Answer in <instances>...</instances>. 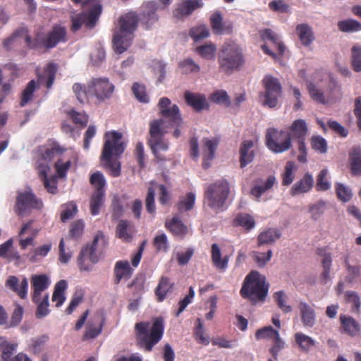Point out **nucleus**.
<instances>
[{
  "mask_svg": "<svg viewBox=\"0 0 361 361\" xmlns=\"http://www.w3.org/2000/svg\"><path fill=\"white\" fill-rule=\"evenodd\" d=\"M171 2L172 0L148 1L142 5L139 18L133 12L121 16L119 19V29L115 31L113 39L115 51L122 54L130 46L138 20L146 29L151 28L159 20L157 11L166 8Z\"/></svg>",
  "mask_w": 361,
  "mask_h": 361,
  "instance_id": "obj_1",
  "label": "nucleus"
},
{
  "mask_svg": "<svg viewBox=\"0 0 361 361\" xmlns=\"http://www.w3.org/2000/svg\"><path fill=\"white\" fill-rule=\"evenodd\" d=\"M73 90L80 103L87 102L90 98H96L99 102H103L111 97L114 85L107 78H94L87 82V86L74 84Z\"/></svg>",
  "mask_w": 361,
  "mask_h": 361,
  "instance_id": "obj_2",
  "label": "nucleus"
},
{
  "mask_svg": "<svg viewBox=\"0 0 361 361\" xmlns=\"http://www.w3.org/2000/svg\"><path fill=\"white\" fill-rule=\"evenodd\" d=\"M140 345L151 351L163 337L164 320L161 317H154L149 322H138L135 326Z\"/></svg>",
  "mask_w": 361,
  "mask_h": 361,
  "instance_id": "obj_3",
  "label": "nucleus"
},
{
  "mask_svg": "<svg viewBox=\"0 0 361 361\" xmlns=\"http://www.w3.org/2000/svg\"><path fill=\"white\" fill-rule=\"evenodd\" d=\"M269 288L266 277L257 271H252L245 278L240 293L243 298L257 303L265 300Z\"/></svg>",
  "mask_w": 361,
  "mask_h": 361,
  "instance_id": "obj_4",
  "label": "nucleus"
},
{
  "mask_svg": "<svg viewBox=\"0 0 361 361\" xmlns=\"http://www.w3.org/2000/svg\"><path fill=\"white\" fill-rule=\"evenodd\" d=\"M122 134L113 131L110 140H106L103 147L102 161H105V166L110 170V174L113 177H118L121 175V163L112 158L114 154L116 157L122 154L125 150L126 145L121 141Z\"/></svg>",
  "mask_w": 361,
  "mask_h": 361,
  "instance_id": "obj_5",
  "label": "nucleus"
},
{
  "mask_svg": "<svg viewBox=\"0 0 361 361\" xmlns=\"http://www.w3.org/2000/svg\"><path fill=\"white\" fill-rule=\"evenodd\" d=\"M230 193V184L222 178L209 184L204 190V202L215 212L225 209L226 200Z\"/></svg>",
  "mask_w": 361,
  "mask_h": 361,
  "instance_id": "obj_6",
  "label": "nucleus"
},
{
  "mask_svg": "<svg viewBox=\"0 0 361 361\" xmlns=\"http://www.w3.org/2000/svg\"><path fill=\"white\" fill-rule=\"evenodd\" d=\"M218 63L220 71L227 75L240 70L245 63L241 49L235 44H225L219 51Z\"/></svg>",
  "mask_w": 361,
  "mask_h": 361,
  "instance_id": "obj_7",
  "label": "nucleus"
},
{
  "mask_svg": "<svg viewBox=\"0 0 361 361\" xmlns=\"http://www.w3.org/2000/svg\"><path fill=\"white\" fill-rule=\"evenodd\" d=\"M158 106L161 118L152 121H158L159 128L169 131L170 128L181 126L183 118L178 105H171V102L169 98L161 97L159 101Z\"/></svg>",
  "mask_w": 361,
  "mask_h": 361,
  "instance_id": "obj_8",
  "label": "nucleus"
},
{
  "mask_svg": "<svg viewBox=\"0 0 361 361\" xmlns=\"http://www.w3.org/2000/svg\"><path fill=\"white\" fill-rule=\"evenodd\" d=\"M265 141L268 149L276 154L286 152L293 145L287 131L286 130H279L276 128L267 129Z\"/></svg>",
  "mask_w": 361,
  "mask_h": 361,
  "instance_id": "obj_9",
  "label": "nucleus"
},
{
  "mask_svg": "<svg viewBox=\"0 0 361 361\" xmlns=\"http://www.w3.org/2000/svg\"><path fill=\"white\" fill-rule=\"evenodd\" d=\"M264 92L260 94L264 98L263 105L269 108H275L279 103V99L282 94V87L279 80L269 75H267L262 80Z\"/></svg>",
  "mask_w": 361,
  "mask_h": 361,
  "instance_id": "obj_10",
  "label": "nucleus"
},
{
  "mask_svg": "<svg viewBox=\"0 0 361 361\" xmlns=\"http://www.w3.org/2000/svg\"><path fill=\"white\" fill-rule=\"evenodd\" d=\"M169 131L159 128L158 121H151L149 123V144L151 149L157 159H161L159 154L161 151H166L169 148L168 142L164 139V136Z\"/></svg>",
  "mask_w": 361,
  "mask_h": 361,
  "instance_id": "obj_11",
  "label": "nucleus"
},
{
  "mask_svg": "<svg viewBox=\"0 0 361 361\" xmlns=\"http://www.w3.org/2000/svg\"><path fill=\"white\" fill-rule=\"evenodd\" d=\"M102 13V6L95 4L90 12L87 14L84 12L72 16L71 30L76 32L80 29L81 26L85 24L88 28H93L98 20L99 16Z\"/></svg>",
  "mask_w": 361,
  "mask_h": 361,
  "instance_id": "obj_12",
  "label": "nucleus"
},
{
  "mask_svg": "<svg viewBox=\"0 0 361 361\" xmlns=\"http://www.w3.org/2000/svg\"><path fill=\"white\" fill-rule=\"evenodd\" d=\"M42 207V202L36 198L34 193L29 191L18 192L16 199V212L18 215L24 216L32 209H39Z\"/></svg>",
  "mask_w": 361,
  "mask_h": 361,
  "instance_id": "obj_13",
  "label": "nucleus"
},
{
  "mask_svg": "<svg viewBox=\"0 0 361 361\" xmlns=\"http://www.w3.org/2000/svg\"><path fill=\"white\" fill-rule=\"evenodd\" d=\"M31 283L33 290L32 298L35 303H38L41 300V294L48 288L51 281L46 274H35L31 276Z\"/></svg>",
  "mask_w": 361,
  "mask_h": 361,
  "instance_id": "obj_14",
  "label": "nucleus"
},
{
  "mask_svg": "<svg viewBox=\"0 0 361 361\" xmlns=\"http://www.w3.org/2000/svg\"><path fill=\"white\" fill-rule=\"evenodd\" d=\"M114 283H120L122 280H128L133 274V269L128 260H119L115 263L114 267Z\"/></svg>",
  "mask_w": 361,
  "mask_h": 361,
  "instance_id": "obj_15",
  "label": "nucleus"
},
{
  "mask_svg": "<svg viewBox=\"0 0 361 361\" xmlns=\"http://www.w3.org/2000/svg\"><path fill=\"white\" fill-rule=\"evenodd\" d=\"M291 140L306 138L309 131L307 122L302 118L295 119L286 130Z\"/></svg>",
  "mask_w": 361,
  "mask_h": 361,
  "instance_id": "obj_16",
  "label": "nucleus"
},
{
  "mask_svg": "<svg viewBox=\"0 0 361 361\" xmlns=\"http://www.w3.org/2000/svg\"><path fill=\"white\" fill-rule=\"evenodd\" d=\"M66 41V30L64 27L54 26L52 30L43 39L42 44L47 49L55 47L59 42Z\"/></svg>",
  "mask_w": 361,
  "mask_h": 361,
  "instance_id": "obj_17",
  "label": "nucleus"
},
{
  "mask_svg": "<svg viewBox=\"0 0 361 361\" xmlns=\"http://www.w3.org/2000/svg\"><path fill=\"white\" fill-rule=\"evenodd\" d=\"M202 6V0H182L173 11V14L175 17L181 18L190 16L195 10Z\"/></svg>",
  "mask_w": 361,
  "mask_h": 361,
  "instance_id": "obj_18",
  "label": "nucleus"
},
{
  "mask_svg": "<svg viewBox=\"0 0 361 361\" xmlns=\"http://www.w3.org/2000/svg\"><path fill=\"white\" fill-rule=\"evenodd\" d=\"M86 258L89 259L92 264L97 263L99 258L94 248L85 247L82 249L78 259L79 268L81 271H90L92 270V266L85 263Z\"/></svg>",
  "mask_w": 361,
  "mask_h": 361,
  "instance_id": "obj_19",
  "label": "nucleus"
},
{
  "mask_svg": "<svg viewBox=\"0 0 361 361\" xmlns=\"http://www.w3.org/2000/svg\"><path fill=\"white\" fill-rule=\"evenodd\" d=\"M184 98L187 104L195 111H201L209 106L206 97L204 94L185 91Z\"/></svg>",
  "mask_w": 361,
  "mask_h": 361,
  "instance_id": "obj_20",
  "label": "nucleus"
},
{
  "mask_svg": "<svg viewBox=\"0 0 361 361\" xmlns=\"http://www.w3.org/2000/svg\"><path fill=\"white\" fill-rule=\"evenodd\" d=\"M313 185V176L310 173H306L300 180L293 184L290 193L292 196L307 193L311 190Z\"/></svg>",
  "mask_w": 361,
  "mask_h": 361,
  "instance_id": "obj_21",
  "label": "nucleus"
},
{
  "mask_svg": "<svg viewBox=\"0 0 361 361\" xmlns=\"http://www.w3.org/2000/svg\"><path fill=\"white\" fill-rule=\"evenodd\" d=\"M22 35H25V41L29 47L37 48L39 47V39H37L35 42H32V38L26 34V30L22 29L16 30L11 37L6 38L3 42L4 47L6 50H10L15 44L18 42V38Z\"/></svg>",
  "mask_w": 361,
  "mask_h": 361,
  "instance_id": "obj_22",
  "label": "nucleus"
},
{
  "mask_svg": "<svg viewBox=\"0 0 361 361\" xmlns=\"http://www.w3.org/2000/svg\"><path fill=\"white\" fill-rule=\"evenodd\" d=\"M254 142L252 140H245L241 143L240 147V164L244 168L251 163L255 157L254 151L252 149Z\"/></svg>",
  "mask_w": 361,
  "mask_h": 361,
  "instance_id": "obj_23",
  "label": "nucleus"
},
{
  "mask_svg": "<svg viewBox=\"0 0 361 361\" xmlns=\"http://www.w3.org/2000/svg\"><path fill=\"white\" fill-rule=\"evenodd\" d=\"M50 166L47 164L39 163L37 165V171L39 177L44 182V185L50 193L54 194L57 191V187L55 180H49L47 178L48 171H50Z\"/></svg>",
  "mask_w": 361,
  "mask_h": 361,
  "instance_id": "obj_24",
  "label": "nucleus"
},
{
  "mask_svg": "<svg viewBox=\"0 0 361 361\" xmlns=\"http://www.w3.org/2000/svg\"><path fill=\"white\" fill-rule=\"evenodd\" d=\"M340 321L345 333L352 337L355 336L361 329L360 324L352 317L341 314Z\"/></svg>",
  "mask_w": 361,
  "mask_h": 361,
  "instance_id": "obj_25",
  "label": "nucleus"
},
{
  "mask_svg": "<svg viewBox=\"0 0 361 361\" xmlns=\"http://www.w3.org/2000/svg\"><path fill=\"white\" fill-rule=\"evenodd\" d=\"M296 33L302 45L307 47L314 40L312 27L307 23H301L296 27Z\"/></svg>",
  "mask_w": 361,
  "mask_h": 361,
  "instance_id": "obj_26",
  "label": "nucleus"
},
{
  "mask_svg": "<svg viewBox=\"0 0 361 361\" xmlns=\"http://www.w3.org/2000/svg\"><path fill=\"white\" fill-rule=\"evenodd\" d=\"M281 235V232L275 228H269L261 232L258 237V245L264 246L274 244Z\"/></svg>",
  "mask_w": 361,
  "mask_h": 361,
  "instance_id": "obj_27",
  "label": "nucleus"
},
{
  "mask_svg": "<svg viewBox=\"0 0 361 361\" xmlns=\"http://www.w3.org/2000/svg\"><path fill=\"white\" fill-rule=\"evenodd\" d=\"M276 180L274 176H269L264 182L262 180H259L257 182L260 184H257L252 188L251 194L256 197L257 201H259L262 194L271 189L276 183Z\"/></svg>",
  "mask_w": 361,
  "mask_h": 361,
  "instance_id": "obj_28",
  "label": "nucleus"
},
{
  "mask_svg": "<svg viewBox=\"0 0 361 361\" xmlns=\"http://www.w3.org/2000/svg\"><path fill=\"white\" fill-rule=\"evenodd\" d=\"M212 260L214 267L219 269L225 270L228 267V257L221 258V252L219 246L214 243L211 247Z\"/></svg>",
  "mask_w": 361,
  "mask_h": 361,
  "instance_id": "obj_29",
  "label": "nucleus"
},
{
  "mask_svg": "<svg viewBox=\"0 0 361 361\" xmlns=\"http://www.w3.org/2000/svg\"><path fill=\"white\" fill-rule=\"evenodd\" d=\"M300 311L304 326L312 327L315 324V312L314 309L307 302L300 303Z\"/></svg>",
  "mask_w": 361,
  "mask_h": 361,
  "instance_id": "obj_30",
  "label": "nucleus"
},
{
  "mask_svg": "<svg viewBox=\"0 0 361 361\" xmlns=\"http://www.w3.org/2000/svg\"><path fill=\"white\" fill-rule=\"evenodd\" d=\"M295 341L300 349L305 353H309L315 346L317 342L312 337L301 333L295 334Z\"/></svg>",
  "mask_w": 361,
  "mask_h": 361,
  "instance_id": "obj_31",
  "label": "nucleus"
},
{
  "mask_svg": "<svg viewBox=\"0 0 361 361\" xmlns=\"http://www.w3.org/2000/svg\"><path fill=\"white\" fill-rule=\"evenodd\" d=\"M116 235L124 242H130L133 239L131 224L127 220H120L116 226Z\"/></svg>",
  "mask_w": 361,
  "mask_h": 361,
  "instance_id": "obj_32",
  "label": "nucleus"
},
{
  "mask_svg": "<svg viewBox=\"0 0 361 361\" xmlns=\"http://www.w3.org/2000/svg\"><path fill=\"white\" fill-rule=\"evenodd\" d=\"M350 169L354 176L361 175V148L354 147L350 152Z\"/></svg>",
  "mask_w": 361,
  "mask_h": 361,
  "instance_id": "obj_33",
  "label": "nucleus"
},
{
  "mask_svg": "<svg viewBox=\"0 0 361 361\" xmlns=\"http://www.w3.org/2000/svg\"><path fill=\"white\" fill-rule=\"evenodd\" d=\"M165 226L175 235L184 236L188 233V227L177 216H173L170 222H166Z\"/></svg>",
  "mask_w": 361,
  "mask_h": 361,
  "instance_id": "obj_34",
  "label": "nucleus"
},
{
  "mask_svg": "<svg viewBox=\"0 0 361 361\" xmlns=\"http://www.w3.org/2000/svg\"><path fill=\"white\" fill-rule=\"evenodd\" d=\"M68 287L66 281H59L54 287V290L52 295V300L56 302L57 307H61L66 300L64 292Z\"/></svg>",
  "mask_w": 361,
  "mask_h": 361,
  "instance_id": "obj_35",
  "label": "nucleus"
},
{
  "mask_svg": "<svg viewBox=\"0 0 361 361\" xmlns=\"http://www.w3.org/2000/svg\"><path fill=\"white\" fill-rule=\"evenodd\" d=\"M105 192L94 191L92 195L90 207L92 215L96 216L99 214L100 208L104 202Z\"/></svg>",
  "mask_w": 361,
  "mask_h": 361,
  "instance_id": "obj_36",
  "label": "nucleus"
},
{
  "mask_svg": "<svg viewBox=\"0 0 361 361\" xmlns=\"http://www.w3.org/2000/svg\"><path fill=\"white\" fill-rule=\"evenodd\" d=\"M216 51V47L212 42L197 46L195 49L196 53L206 60L214 59Z\"/></svg>",
  "mask_w": 361,
  "mask_h": 361,
  "instance_id": "obj_37",
  "label": "nucleus"
},
{
  "mask_svg": "<svg viewBox=\"0 0 361 361\" xmlns=\"http://www.w3.org/2000/svg\"><path fill=\"white\" fill-rule=\"evenodd\" d=\"M13 240L12 238L8 239L7 241L0 245V257L11 261L14 259H18L20 256L18 252H12Z\"/></svg>",
  "mask_w": 361,
  "mask_h": 361,
  "instance_id": "obj_38",
  "label": "nucleus"
},
{
  "mask_svg": "<svg viewBox=\"0 0 361 361\" xmlns=\"http://www.w3.org/2000/svg\"><path fill=\"white\" fill-rule=\"evenodd\" d=\"M195 202V194L192 192L186 194L185 197H181L178 204L177 208L180 212L191 210Z\"/></svg>",
  "mask_w": 361,
  "mask_h": 361,
  "instance_id": "obj_39",
  "label": "nucleus"
},
{
  "mask_svg": "<svg viewBox=\"0 0 361 361\" xmlns=\"http://www.w3.org/2000/svg\"><path fill=\"white\" fill-rule=\"evenodd\" d=\"M172 289V284L167 277L162 276L156 288L155 293L159 301H163L166 294Z\"/></svg>",
  "mask_w": 361,
  "mask_h": 361,
  "instance_id": "obj_40",
  "label": "nucleus"
},
{
  "mask_svg": "<svg viewBox=\"0 0 361 361\" xmlns=\"http://www.w3.org/2000/svg\"><path fill=\"white\" fill-rule=\"evenodd\" d=\"M339 30L343 32H353L361 30V23L353 19H346L338 22Z\"/></svg>",
  "mask_w": 361,
  "mask_h": 361,
  "instance_id": "obj_41",
  "label": "nucleus"
},
{
  "mask_svg": "<svg viewBox=\"0 0 361 361\" xmlns=\"http://www.w3.org/2000/svg\"><path fill=\"white\" fill-rule=\"evenodd\" d=\"M262 37L264 40L271 41L277 49L279 54L282 55L284 53V45L280 41L279 37L271 30H264L262 33Z\"/></svg>",
  "mask_w": 361,
  "mask_h": 361,
  "instance_id": "obj_42",
  "label": "nucleus"
},
{
  "mask_svg": "<svg viewBox=\"0 0 361 361\" xmlns=\"http://www.w3.org/2000/svg\"><path fill=\"white\" fill-rule=\"evenodd\" d=\"M274 300L278 307L284 312L288 313L292 311V307L287 305L288 296L283 290H279L274 293Z\"/></svg>",
  "mask_w": 361,
  "mask_h": 361,
  "instance_id": "obj_43",
  "label": "nucleus"
},
{
  "mask_svg": "<svg viewBox=\"0 0 361 361\" xmlns=\"http://www.w3.org/2000/svg\"><path fill=\"white\" fill-rule=\"evenodd\" d=\"M326 209V202L319 200L309 207V212L311 214V218L317 220L324 213Z\"/></svg>",
  "mask_w": 361,
  "mask_h": 361,
  "instance_id": "obj_44",
  "label": "nucleus"
},
{
  "mask_svg": "<svg viewBox=\"0 0 361 361\" xmlns=\"http://www.w3.org/2000/svg\"><path fill=\"white\" fill-rule=\"evenodd\" d=\"M190 36L195 42L207 38L209 36V31L204 25L192 27L190 30Z\"/></svg>",
  "mask_w": 361,
  "mask_h": 361,
  "instance_id": "obj_45",
  "label": "nucleus"
},
{
  "mask_svg": "<svg viewBox=\"0 0 361 361\" xmlns=\"http://www.w3.org/2000/svg\"><path fill=\"white\" fill-rule=\"evenodd\" d=\"M153 244L158 252H166L169 249V242L164 233L157 234L154 238Z\"/></svg>",
  "mask_w": 361,
  "mask_h": 361,
  "instance_id": "obj_46",
  "label": "nucleus"
},
{
  "mask_svg": "<svg viewBox=\"0 0 361 361\" xmlns=\"http://www.w3.org/2000/svg\"><path fill=\"white\" fill-rule=\"evenodd\" d=\"M204 144V154L205 159L211 161L214 157L215 152L218 145V142L214 140L204 138L202 140Z\"/></svg>",
  "mask_w": 361,
  "mask_h": 361,
  "instance_id": "obj_47",
  "label": "nucleus"
},
{
  "mask_svg": "<svg viewBox=\"0 0 361 361\" xmlns=\"http://www.w3.org/2000/svg\"><path fill=\"white\" fill-rule=\"evenodd\" d=\"M336 192L338 198L343 202H349L353 197L351 189L343 183H336Z\"/></svg>",
  "mask_w": 361,
  "mask_h": 361,
  "instance_id": "obj_48",
  "label": "nucleus"
},
{
  "mask_svg": "<svg viewBox=\"0 0 361 361\" xmlns=\"http://www.w3.org/2000/svg\"><path fill=\"white\" fill-rule=\"evenodd\" d=\"M90 181L95 188V191L105 192L104 187L106 185V180L102 173L99 171L93 173L90 176Z\"/></svg>",
  "mask_w": 361,
  "mask_h": 361,
  "instance_id": "obj_49",
  "label": "nucleus"
},
{
  "mask_svg": "<svg viewBox=\"0 0 361 361\" xmlns=\"http://www.w3.org/2000/svg\"><path fill=\"white\" fill-rule=\"evenodd\" d=\"M179 65L182 69L183 73L186 74L195 73L200 71V66L196 63L195 61L191 58H187L184 59L180 62Z\"/></svg>",
  "mask_w": 361,
  "mask_h": 361,
  "instance_id": "obj_50",
  "label": "nucleus"
},
{
  "mask_svg": "<svg viewBox=\"0 0 361 361\" xmlns=\"http://www.w3.org/2000/svg\"><path fill=\"white\" fill-rule=\"evenodd\" d=\"M295 163L292 161H288L286 166H285V170L282 175L283 180L282 184L283 185H290L293 180H294V170H295Z\"/></svg>",
  "mask_w": 361,
  "mask_h": 361,
  "instance_id": "obj_51",
  "label": "nucleus"
},
{
  "mask_svg": "<svg viewBox=\"0 0 361 361\" xmlns=\"http://www.w3.org/2000/svg\"><path fill=\"white\" fill-rule=\"evenodd\" d=\"M36 88V82L34 80H30L22 93L20 106H25L32 99L33 93Z\"/></svg>",
  "mask_w": 361,
  "mask_h": 361,
  "instance_id": "obj_52",
  "label": "nucleus"
},
{
  "mask_svg": "<svg viewBox=\"0 0 361 361\" xmlns=\"http://www.w3.org/2000/svg\"><path fill=\"white\" fill-rule=\"evenodd\" d=\"M49 294L47 293L44 295L42 300H39L37 304V308L36 310V317L38 319H42L45 317L49 314Z\"/></svg>",
  "mask_w": 361,
  "mask_h": 361,
  "instance_id": "obj_53",
  "label": "nucleus"
},
{
  "mask_svg": "<svg viewBox=\"0 0 361 361\" xmlns=\"http://www.w3.org/2000/svg\"><path fill=\"white\" fill-rule=\"evenodd\" d=\"M78 212L77 206L73 202H70L62 206L61 212V219L63 222H66L68 219L73 218Z\"/></svg>",
  "mask_w": 361,
  "mask_h": 361,
  "instance_id": "obj_54",
  "label": "nucleus"
},
{
  "mask_svg": "<svg viewBox=\"0 0 361 361\" xmlns=\"http://www.w3.org/2000/svg\"><path fill=\"white\" fill-rule=\"evenodd\" d=\"M236 224L244 227L247 230L254 228L255 222L252 216L247 214H239L235 219Z\"/></svg>",
  "mask_w": 361,
  "mask_h": 361,
  "instance_id": "obj_55",
  "label": "nucleus"
},
{
  "mask_svg": "<svg viewBox=\"0 0 361 361\" xmlns=\"http://www.w3.org/2000/svg\"><path fill=\"white\" fill-rule=\"evenodd\" d=\"M311 146L312 149L321 154H325L327 152V142L321 135H313L311 137Z\"/></svg>",
  "mask_w": 361,
  "mask_h": 361,
  "instance_id": "obj_56",
  "label": "nucleus"
},
{
  "mask_svg": "<svg viewBox=\"0 0 361 361\" xmlns=\"http://www.w3.org/2000/svg\"><path fill=\"white\" fill-rule=\"evenodd\" d=\"M102 331V324L97 326L94 324L89 322L86 326V330L83 335L82 340L93 339L97 337Z\"/></svg>",
  "mask_w": 361,
  "mask_h": 361,
  "instance_id": "obj_57",
  "label": "nucleus"
},
{
  "mask_svg": "<svg viewBox=\"0 0 361 361\" xmlns=\"http://www.w3.org/2000/svg\"><path fill=\"white\" fill-rule=\"evenodd\" d=\"M328 170L322 169L317 178V190L319 191H325L330 188L331 184L327 178Z\"/></svg>",
  "mask_w": 361,
  "mask_h": 361,
  "instance_id": "obj_58",
  "label": "nucleus"
},
{
  "mask_svg": "<svg viewBox=\"0 0 361 361\" xmlns=\"http://www.w3.org/2000/svg\"><path fill=\"white\" fill-rule=\"evenodd\" d=\"M132 91L135 98L142 103H148L149 97L146 93L145 87L138 82H135L132 87Z\"/></svg>",
  "mask_w": 361,
  "mask_h": 361,
  "instance_id": "obj_59",
  "label": "nucleus"
},
{
  "mask_svg": "<svg viewBox=\"0 0 361 361\" xmlns=\"http://www.w3.org/2000/svg\"><path fill=\"white\" fill-rule=\"evenodd\" d=\"M52 247L51 243H46L42 246L36 247L33 251V255L30 257V261L37 262L38 258L46 257Z\"/></svg>",
  "mask_w": 361,
  "mask_h": 361,
  "instance_id": "obj_60",
  "label": "nucleus"
},
{
  "mask_svg": "<svg viewBox=\"0 0 361 361\" xmlns=\"http://www.w3.org/2000/svg\"><path fill=\"white\" fill-rule=\"evenodd\" d=\"M56 71L57 67L52 63H49L44 71V78H46V85L48 89L51 88L54 83Z\"/></svg>",
  "mask_w": 361,
  "mask_h": 361,
  "instance_id": "obj_61",
  "label": "nucleus"
},
{
  "mask_svg": "<svg viewBox=\"0 0 361 361\" xmlns=\"http://www.w3.org/2000/svg\"><path fill=\"white\" fill-rule=\"evenodd\" d=\"M106 52L104 49L99 45L90 55V61L93 66H99L104 61Z\"/></svg>",
  "mask_w": 361,
  "mask_h": 361,
  "instance_id": "obj_62",
  "label": "nucleus"
},
{
  "mask_svg": "<svg viewBox=\"0 0 361 361\" xmlns=\"http://www.w3.org/2000/svg\"><path fill=\"white\" fill-rule=\"evenodd\" d=\"M223 18L220 13H214L210 18V23L214 33L220 35L224 32Z\"/></svg>",
  "mask_w": 361,
  "mask_h": 361,
  "instance_id": "obj_63",
  "label": "nucleus"
},
{
  "mask_svg": "<svg viewBox=\"0 0 361 361\" xmlns=\"http://www.w3.org/2000/svg\"><path fill=\"white\" fill-rule=\"evenodd\" d=\"M352 66L356 72L361 71V47L353 46L351 49Z\"/></svg>",
  "mask_w": 361,
  "mask_h": 361,
  "instance_id": "obj_64",
  "label": "nucleus"
}]
</instances>
